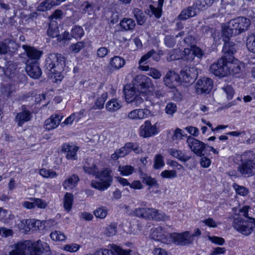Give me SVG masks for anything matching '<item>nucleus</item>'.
Wrapping results in <instances>:
<instances>
[{"label": "nucleus", "mask_w": 255, "mask_h": 255, "mask_svg": "<svg viewBox=\"0 0 255 255\" xmlns=\"http://www.w3.org/2000/svg\"><path fill=\"white\" fill-rule=\"evenodd\" d=\"M65 63V58L59 53H50L45 60V67L49 77L56 80L62 78L61 72Z\"/></svg>", "instance_id": "1"}, {"label": "nucleus", "mask_w": 255, "mask_h": 255, "mask_svg": "<svg viewBox=\"0 0 255 255\" xmlns=\"http://www.w3.org/2000/svg\"><path fill=\"white\" fill-rule=\"evenodd\" d=\"M237 171L244 177L255 175V153L252 150L244 152L238 157Z\"/></svg>", "instance_id": "2"}, {"label": "nucleus", "mask_w": 255, "mask_h": 255, "mask_svg": "<svg viewBox=\"0 0 255 255\" xmlns=\"http://www.w3.org/2000/svg\"><path fill=\"white\" fill-rule=\"evenodd\" d=\"M250 25V19L240 16L230 20L224 26L223 33L228 37L237 35L247 31Z\"/></svg>", "instance_id": "3"}, {"label": "nucleus", "mask_w": 255, "mask_h": 255, "mask_svg": "<svg viewBox=\"0 0 255 255\" xmlns=\"http://www.w3.org/2000/svg\"><path fill=\"white\" fill-rule=\"evenodd\" d=\"M124 91L126 101L128 103H131L135 107L139 106L143 103L142 96H144V94H141L133 85L132 86L126 85Z\"/></svg>", "instance_id": "4"}, {"label": "nucleus", "mask_w": 255, "mask_h": 255, "mask_svg": "<svg viewBox=\"0 0 255 255\" xmlns=\"http://www.w3.org/2000/svg\"><path fill=\"white\" fill-rule=\"evenodd\" d=\"M251 218L248 217L246 219L241 217L235 218L233 223L234 228L243 235L246 236L250 235L253 232L254 226Z\"/></svg>", "instance_id": "5"}, {"label": "nucleus", "mask_w": 255, "mask_h": 255, "mask_svg": "<svg viewBox=\"0 0 255 255\" xmlns=\"http://www.w3.org/2000/svg\"><path fill=\"white\" fill-rule=\"evenodd\" d=\"M96 177L100 180V182L92 181L91 186L92 187L104 191L109 188L112 183L113 178L110 175V172L108 169L104 170L100 173L96 174Z\"/></svg>", "instance_id": "6"}, {"label": "nucleus", "mask_w": 255, "mask_h": 255, "mask_svg": "<svg viewBox=\"0 0 255 255\" xmlns=\"http://www.w3.org/2000/svg\"><path fill=\"white\" fill-rule=\"evenodd\" d=\"M132 82L133 85L141 94L153 90V85L151 80L146 76L138 75L135 76Z\"/></svg>", "instance_id": "7"}, {"label": "nucleus", "mask_w": 255, "mask_h": 255, "mask_svg": "<svg viewBox=\"0 0 255 255\" xmlns=\"http://www.w3.org/2000/svg\"><path fill=\"white\" fill-rule=\"evenodd\" d=\"M12 250L9 252V255H31L32 242L25 241L14 244L12 247Z\"/></svg>", "instance_id": "8"}, {"label": "nucleus", "mask_w": 255, "mask_h": 255, "mask_svg": "<svg viewBox=\"0 0 255 255\" xmlns=\"http://www.w3.org/2000/svg\"><path fill=\"white\" fill-rule=\"evenodd\" d=\"M187 143L191 150L197 156H204L207 150V144L193 137L189 136Z\"/></svg>", "instance_id": "9"}, {"label": "nucleus", "mask_w": 255, "mask_h": 255, "mask_svg": "<svg viewBox=\"0 0 255 255\" xmlns=\"http://www.w3.org/2000/svg\"><path fill=\"white\" fill-rule=\"evenodd\" d=\"M168 239L169 244L173 243L178 245H186L191 242V235L188 231L181 234L176 233L169 234Z\"/></svg>", "instance_id": "10"}, {"label": "nucleus", "mask_w": 255, "mask_h": 255, "mask_svg": "<svg viewBox=\"0 0 255 255\" xmlns=\"http://www.w3.org/2000/svg\"><path fill=\"white\" fill-rule=\"evenodd\" d=\"M226 59L221 57L217 62L213 63L210 67V71L216 76L224 77L228 76L229 71L226 69Z\"/></svg>", "instance_id": "11"}, {"label": "nucleus", "mask_w": 255, "mask_h": 255, "mask_svg": "<svg viewBox=\"0 0 255 255\" xmlns=\"http://www.w3.org/2000/svg\"><path fill=\"white\" fill-rule=\"evenodd\" d=\"M24 53L20 54V57L25 63V71L30 77H32V48L26 45H23Z\"/></svg>", "instance_id": "12"}, {"label": "nucleus", "mask_w": 255, "mask_h": 255, "mask_svg": "<svg viewBox=\"0 0 255 255\" xmlns=\"http://www.w3.org/2000/svg\"><path fill=\"white\" fill-rule=\"evenodd\" d=\"M213 82L211 79L203 77L199 79L196 84V92L198 94H208L212 90Z\"/></svg>", "instance_id": "13"}, {"label": "nucleus", "mask_w": 255, "mask_h": 255, "mask_svg": "<svg viewBox=\"0 0 255 255\" xmlns=\"http://www.w3.org/2000/svg\"><path fill=\"white\" fill-rule=\"evenodd\" d=\"M169 235L161 227H158L151 230L150 237L155 241L169 244Z\"/></svg>", "instance_id": "14"}, {"label": "nucleus", "mask_w": 255, "mask_h": 255, "mask_svg": "<svg viewBox=\"0 0 255 255\" xmlns=\"http://www.w3.org/2000/svg\"><path fill=\"white\" fill-rule=\"evenodd\" d=\"M183 80L188 84L192 83L197 77L198 73L193 66H186L180 72Z\"/></svg>", "instance_id": "15"}, {"label": "nucleus", "mask_w": 255, "mask_h": 255, "mask_svg": "<svg viewBox=\"0 0 255 255\" xmlns=\"http://www.w3.org/2000/svg\"><path fill=\"white\" fill-rule=\"evenodd\" d=\"M130 250H123L120 247L113 245L111 250L100 249L97 250L94 255H130Z\"/></svg>", "instance_id": "16"}, {"label": "nucleus", "mask_w": 255, "mask_h": 255, "mask_svg": "<svg viewBox=\"0 0 255 255\" xmlns=\"http://www.w3.org/2000/svg\"><path fill=\"white\" fill-rule=\"evenodd\" d=\"M49 245L44 242L38 240L33 243V255H51Z\"/></svg>", "instance_id": "17"}, {"label": "nucleus", "mask_w": 255, "mask_h": 255, "mask_svg": "<svg viewBox=\"0 0 255 255\" xmlns=\"http://www.w3.org/2000/svg\"><path fill=\"white\" fill-rule=\"evenodd\" d=\"M183 53L184 56L182 57V59L188 61L193 60L194 56L201 58L204 54V51L201 48L196 46L192 48H184Z\"/></svg>", "instance_id": "18"}, {"label": "nucleus", "mask_w": 255, "mask_h": 255, "mask_svg": "<svg viewBox=\"0 0 255 255\" xmlns=\"http://www.w3.org/2000/svg\"><path fill=\"white\" fill-rule=\"evenodd\" d=\"M157 133L155 125H152L149 121H146L140 127L139 135L143 137L152 136Z\"/></svg>", "instance_id": "19"}, {"label": "nucleus", "mask_w": 255, "mask_h": 255, "mask_svg": "<svg viewBox=\"0 0 255 255\" xmlns=\"http://www.w3.org/2000/svg\"><path fill=\"white\" fill-rule=\"evenodd\" d=\"M237 45L233 42L228 41L225 42L222 50L224 55L222 57L226 59H234V55L237 51Z\"/></svg>", "instance_id": "20"}, {"label": "nucleus", "mask_w": 255, "mask_h": 255, "mask_svg": "<svg viewBox=\"0 0 255 255\" xmlns=\"http://www.w3.org/2000/svg\"><path fill=\"white\" fill-rule=\"evenodd\" d=\"M225 64L226 69L229 71L228 75L238 74L241 71L242 67L238 61L237 59L235 60V58L231 60L228 59H226Z\"/></svg>", "instance_id": "21"}, {"label": "nucleus", "mask_w": 255, "mask_h": 255, "mask_svg": "<svg viewBox=\"0 0 255 255\" xmlns=\"http://www.w3.org/2000/svg\"><path fill=\"white\" fill-rule=\"evenodd\" d=\"M179 77L175 72L169 71L164 78L165 85L170 88H173L178 82Z\"/></svg>", "instance_id": "22"}, {"label": "nucleus", "mask_w": 255, "mask_h": 255, "mask_svg": "<svg viewBox=\"0 0 255 255\" xmlns=\"http://www.w3.org/2000/svg\"><path fill=\"white\" fill-rule=\"evenodd\" d=\"M78 147L75 145L64 143L62 147V151L65 154L68 159H75Z\"/></svg>", "instance_id": "23"}, {"label": "nucleus", "mask_w": 255, "mask_h": 255, "mask_svg": "<svg viewBox=\"0 0 255 255\" xmlns=\"http://www.w3.org/2000/svg\"><path fill=\"white\" fill-rule=\"evenodd\" d=\"M62 117L59 115H53L45 122V128L52 130L56 128L59 125Z\"/></svg>", "instance_id": "24"}, {"label": "nucleus", "mask_w": 255, "mask_h": 255, "mask_svg": "<svg viewBox=\"0 0 255 255\" xmlns=\"http://www.w3.org/2000/svg\"><path fill=\"white\" fill-rule=\"evenodd\" d=\"M79 180V177L74 174L64 180L63 186L66 190H70L75 188Z\"/></svg>", "instance_id": "25"}, {"label": "nucleus", "mask_w": 255, "mask_h": 255, "mask_svg": "<svg viewBox=\"0 0 255 255\" xmlns=\"http://www.w3.org/2000/svg\"><path fill=\"white\" fill-rule=\"evenodd\" d=\"M146 109H135L130 112L128 114V117L131 120H138L143 119L146 118L147 116Z\"/></svg>", "instance_id": "26"}, {"label": "nucleus", "mask_w": 255, "mask_h": 255, "mask_svg": "<svg viewBox=\"0 0 255 255\" xmlns=\"http://www.w3.org/2000/svg\"><path fill=\"white\" fill-rule=\"evenodd\" d=\"M168 153L175 158H177L178 160L186 162L188 161L191 156H188L183 153L181 150H178L175 148H169L168 150Z\"/></svg>", "instance_id": "27"}, {"label": "nucleus", "mask_w": 255, "mask_h": 255, "mask_svg": "<svg viewBox=\"0 0 255 255\" xmlns=\"http://www.w3.org/2000/svg\"><path fill=\"white\" fill-rule=\"evenodd\" d=\"M164 0H158L157 7H155L152 5H149L148 14L150 16L153 15L157 18H160L161 15L162 7Z\"/></svg>", "instance_id": "28"}, {"label": "nucleus", "mask_w": 255, "mask_h": 255, "mask_svg": "<svg viewBox=\"0 0 255 255\" xmlns=\"http://www.w3.org/2000/svg\"><path fill=\"white\" fill-rule=\"evenodd\" d=\"M152 208H137L133 211V214L138 217L150 219Z\"/></svg>", "instance_id": "29"}, {"label": "nucleus", "mask_w": 255, "mask_h": 255, "mask_svg": "<svg viewBox=\"0 0 255 255\" xmlns=\"http://www.w3.org/2000/svg\"><path fill=\"white\" fill-rule=\"evenodd\" d=\"M125 64V61L123 58L116 56L110 59L109 65L113 70H118L123 67Z\"/></svg>", "instance_id": "30"}, {"label": "nucleus", "mask_w": 255, "mask_h": 255, "mask_svg": "<svg viewBox=\"0 0 255 255\" xmlns=\"http://www.w3.org/2000/svg\"><path fill=\"white\" fill-rule=\"evenodd\" d=\"M61 1L58 0H45L37 7V10L44 11L50 9L54 5L59 4Z\"/></svg>", "instance_id": "31"}, {"label": "nucleus", "mask_w": 255, "mask_h": 255, "mask_svg": "<svg viewBox=\"0 0 255 255\" xmlns=\"http://www.w3.org/2000/svg\"><path fill=\"white\" fill-rule=\"evenodd\" d=\"M30 120V113L29 111H24L17 114L15 117L16 122L18 126H22L24 123Z\"/></svg>", "instance_id": "32"}, {"label": "nucleus", "mask_w": 255, "mask_h": 255, "mask_svg": "<svg viewBox=\"0 0 255 255\" xmlns=\"http://www.w3.org/2000/svg\"><path fill=\"white\" fill-rule=\"evenodd\" d=\"M139 176L142 182L147 185L152 187H159V185L155 178H152L151 176H148L147 174L142 171L139 172Z\"/></svg>", "instance_id": "33"}, {"label": "nucleus", "mask_w": 255, "mask_h": 255, "mask_svg": "<svg viewBox=\"0 0 255 255\" xmlns=\"http://www.w3.org/2000/svg\"><path fill=\"white\" fill-rule=\"evenodd\" d=\"M129 153V150L128 145V143L125 144V146L119 149H117L112 154L111 158L114 160H117L119 158L124 157Z\"/></svg>", "instance_id": "34"}, {"label": "nucleus", "mask_w": 255, "mask_h": 255, "mask_svg": "<svg viewBox=\"0 0 255 255\" xmlns=\"http://www.w3.org/2000/svg\"><path fill=\"white\" fill-rule=\"evenodd\" d=\"M122 103L121 101L116 99H113L108 101L106 105V109L110 112H115L121 108Z\"/></svg>", "instance_id": "35"}, {"label": "nucleus", "mask_w": 255, "mask_h": 255, "mask_svg": "<svg viewBox=\"0 0 255 255\" xmlns=\"http://www.w3.org/2000/svg\"><path fill=\"white\" fill-rule=\"evenodd\" d=\"M108 97V93L107 92H103L99 97L96 101L95 102V105L92 107L90 109L91 110L95 109H102L104 107V104L106 100Z\"/></svg>", "instance_id": "36"}, {"label": "nucleus", "mask_w": 255, "mask_h": 255, "mask_svg": "<svg viewBox=\"0 0 255 255\" xmlns=\"http://www.w3.org/2000/svg\"><path fill=\"white\" fill-rule=\"evenodd\" d=\"M120 25L125 30H131L134 28L136 23L131 18H124L121 21Z\"/></svg>", "instance_id": "37"}, {"label": "nucleus", "mask_w": 255, "mask_h": 255, "mask_svg": "<svg viewBox=\"0 0 255 255\" xmlns=\"http://www.w3.org/2000/svg\"><path fill=\"white\" fill-rule=\"evenodd\" d=\"M140 70L148 72L147 75L154 79H159L161 76V74L159 71L154 68H150L148 65L140 66Z\"/></svg>", "instance_id": "38"}, {"label": "nucleus", "mask_w": 255, "mask_h": 255, "mask_svg": "<svg viewBox=\"0 0 255 255\" xmlns=\"http://www.w3.org/2000/svg\"><path fill=\"white\" fill-rule=\"evenodd\" d=\"M213 3V0H197L194 4L198 11L207 9Z\"/></svg>", "instance_id": "39"}, {"label": "nucleus", "mask_w": 255, "mask_h": 255, "mask_svg": "<svg viewBox=\"0 0 255 255\" xmlns=\"http://www.w3.org/2000/svg\"><path fill=\"white\" fill-rule=\"evenodd\" d=\"M132 13L138 25H141L145 22L146 20L145 16L142 10L138 8H134L133 9Z\"/></svg>", "instance_id": "40"}, {"label": "nucleus", "mask_w": 255, "mask_h": 255, "mask_svg": "<svg viewBox=\"0 0 255 255\" xmlns=\"http://www.w3.org/2000/svg\"><path fill=\"white\" fill-rule=\"evenodd\" d=\"M83 169L86 173L91 175H96L98 172V168L92 160H90V162H86Z\"/></svg>", "instance_id": "41"}, {"label": "nucleus", "mask_w": 255, "mask_h": 255, "mask_svg": "<svg viewBox=\"0 0 255 255\" xmlns=\"http://www.w3.org/2000/svg\"><path fill=\"white\" fill-rule=\"evenodd\" d=\"M150 218L156 221H165L168 220V217L165 213L161 211L152 208Z\"/></svg>", "instance_id": "42"}, {"label": "nucleus", "mask_w": 255, "mask_h": 255, "mask_svg": "<svg viewBox=\"0 0 255 255\" xmlns=\"http://www.w3.org/2000/svg\"><path fill=\"white\" fill-rule=\"evenodd\" d=\"M165 165L164 157L161 154H156L154 157L153 168L155 170L161 169Z\"/></svg>", "instance_id": "43"}, {"label": "nucleus", "mask_w": 255, "mask_h": 255, "mask_svg": "<svg viewBox=\"0 0 255 255\" xmlns=\"http://www.w3.org/2000/svg\"><path fill=\"white\" fill-rule=\"evenodd\" d=\"M73 201V195L70 193H66L64 198V208L67 211H69L72 208Z\"/></svg>", "instance_id": "44"}, {"label": "nucleus", "mask_w": 255, "mask_h": 255, "mask_svg": "<svg viewBox=\"0 0 255 255\" xmlns=\"http://www.w3.org/2000/svg\"><path fill=\"white\" fill-rule=\"evenodd\" d=\"M84 31L80 26L75 25L71 29V36L75 39H80L84 35Z\"/></svg>", "instance_id": "45"}, {"label": "nucleus", "mask_w": 255, "mask_h": 255, "mask_svg": "<svg viewBox=\"0 0 255 255\" xmlns=\"http://www.w3.org/2000/svg\"><path fill=\"white\" fill-rule=\"evenodd\" d=\"M155 53V50H151L149 52H148L147 53H146L145 55L142 56L140 59L139 60L138 62L139 67L138 69L140 70V66H145L146 65H144V64H146L148 62L149 59L151 58L152 56H153L154 54Z\"/></svg>", "instance_id": "46"}, {"label": "nucleus", "mask_w": 255, "mask_h": 255, "mask_svg": "<svg viewBox=\"0 0 255 255\" xmlns=\"http://www.w3.org/2000/svg\"><path fill=\"white\" fill-rule=\"evenodd\" d=\"M179 52V49H174L171 50L167 57V61H171L180 58L182 59V57L184 56L183 51L182 52V55L181 56L178 54Z\"/></svg>", "instance_id": "47"}, {"label": "nucleus", "mask_w": 255, "mask_h": 255, "mask_svg": "<svg viewBox=\"0 0 255 255\" xmlns=\"http://www.w3.org/2000/svg\"><path fill=\"white\" fill-rule=\"evenodd\" d=\"M246 45L250 51L255 53V34H252L248 36Z\"/></svg>", "instance_id": "48"}, {"label": "nucleus", "mask_w": 255, "mask_h": 255, "mask_svg": "<svg viewBox=\"0 0 255 255\" xmlns=\"http://www.w3.org/2000/svg\"><path fill=\"white\" fill-rule=\"evenodd\" d=\"M86 46V43L84 41H79L75 44L71 45L69 49L74 53L79 52Z\"/></svg>", "instance_id": "49"}, {"label": "nucleus", "mask_w": 255, "mask_h": 255, "mask_svg": "<svg viewBox=\"0 0 255 255\" xmlns=\"http://www.w3.org/2000/svg\"><path fill=\"white\" fill-rule=\"evenodd\" d=\"M119 171L120 172L122 175L124 176H128L133 173L134 171V168L130 165H120L119 167Z\"/></svg>", "instance_id": "50"}, {"label": "nucleus", "mask_w": 255, "mask_h": 255, "mask_svg": "<svg viewBox=\"0 0 255 255\" xmlns=\"http://www.w3.org/2000/svg\"><path fill=\"white\" fill-rule=\"evenodd\" d=\"M47 34L52 37H57L59 34V30L56 24L50 23L47 30Z\"/></svg>", "instance_id": "51"}, {"label": "nucleus", "mask_w": 255, "mask_h": 255, "mask_svg": "<svg viewBox=\"0 0 255 255\" xmlns=\"http://www.w3.org/2000/svg\"><path fill=\"white\" fill-rule=\"evenodd\" d=\"M202 31L203 33L205 34L210 35L212 36L215 40L217 39L216 37L217 34L219 35V32H216L214 29L210 28V26L208 25H205L202 26ZM219 35H217V37Z\"/></svg>", "instance_id": "52"}, {"label": "nucleus", "mask_w": 255, "mask_h": 255, "mask_svg": "<svg viewBox=\"0 0 255 255\" xmlns=\"http://www.w3.org/2000/svg\"><path fill=\"white\" fill-rule=\"evenodd\" d=\"M177 109L176 105L174 103L170 102L167 104L165 111L166 114L172 117L173 114L177 111Z\"/></svg>", "instance_id": "53"}, {"label": "nucleus", "mask_w": 255, "mask_h": 255, "mask_svg": "<svg viewBox=\"0 0 255 255\" xmlns=\"http://www.w3.org/2000/svg\"><path fill=\"white\" fill-rule=\"evenodd\" d=\"M51 239L55 241H63L66 239L65 235L58 231H55L50 234Z\"/></svg>", "instance_id": "54"}, {"label": "nucleus", "mask_w": 255, "mask_h": 255, "mask_svg": "<svg viewBox=\"0 0 255 255\" xmlns=\"http://www.w3.org/2000/svg\"><path fill=\"white\" fill-rule=\"evenodd\" d=\"M164 43L167 47H173L176 43L175 37L171 35H166L164 39Z\"/></svg>", "instance_id": "55"}, {"label": "nucleus", "mask_w": 255, "mask_h": 255, "mask_svg": "<svg viewBox=\"0 0 255 255\" xmlns=\"http://www.w3.org/2000/svg\"><path fill=\"white\" fill-rule=\"evenodd\" d=\"M20 229H22L25 233L30 231L32 227L31 220L30 219L22 220L19 224Z\"/></svg>", "instance_id": "56"}, {"label": "nucleus", "mask_w": 255, "mask_h": 255, "mask_svg": "<svg viewBox=\"0 0 255 255\" xmlns=\"http://www.w3.org/2000/svg\"><path fill=\"white\" fill-rule=\"evenodd\" d=\"M12 42L10 39H5L3 41H0V54H5L7 53L8 47L7 45L8 43Z\"/></svg>", "instance_id": "57"}, {"label": "nucleus", "mask_w": 255, "mask_h": 255, "mask_svg": "<svg viewBox=\"0 0 255 255\" xmlns=\"http://www.w3.org/2000/svg\"><path fill=\"white\" fill-rule=\"evenodd\" d=\"M233 187L237 194L239 195L246 196L249 193V190L247 188L243 186H240L236 183L234 184Z\"/></svg>", "instance_id": "58"}, {"label": "nucleus", "mask_w": 255, "mask_h": 255, "mask_svg": "<svg viewBox=\"0 0 255 255\" xmlns=\"http://www.w3.org/2000/svg\"><path fill=\"white\" fill-rule=\"evenodd\" d=\"M42 74V71L37 61H33V79L39 78Z\"/></svg>", "instance_id": "59"}, {"label": "nucleus", "mask_w": 255, "mask_h": 255, "mask_svg": "<svg viewBox=\"0 0 255 255\" xmlns=\"http://www.w3.org/2000/svg\"><path fill=\"white\" fill-rule=\"evenodd\" d=\"M39 173L41 175L45 178H54L57 176V174L55 171L44 168L40 169Z\"/></svg>", "instance_id": "60"}, {"label": "nucleus", "mask_w": 255, "mask_h": 255, "mask_svg": "<svg viewBox=\"0 0 255 255\" xmlns=\"http://www.w3.org/2000/svg\"><path fill=\"white\" fill-rule=\"evenodd\" d=\"M94 213L97 218L104 219L107 216L108 212L104 207H101L95 210Z\"/></svg>", "instance_id": "61"}, {"label": "nucleus", "mask_w": 255, "mask_h": 255, "mask_svg": "<svg viewBox=\"0 0 255 255\" xmlns=\"http://www.w3.org/2000/svg\"><path fill=\"white\" fill-rule=\"evenodd\" d=\"M223 91L226 94L228 100H231L234 95V90L231 85H226L222 88Z\"/></svg>", "instance_id": "62"}, {"label": "nucleus", "mask_w": 255, "mask_h": 255, "mask_svg": "<svg viewBox=\"0 0 255 255\" xmlns=\"http://www.w3.org/2000/svg\"><path fill=\"white\" fill-rule=\"evenodd\" d=\"M117 226L116 224H111L109 225L106 230V234L109 236H113L117 233Z\"/></svg>", "instance_id": "63"}, {"label": "nucleus", "mask_w": 255, "mask_h": 255, "mask_svg": "<svg viewBox=\"0 0 255 255\" xmlns=\"http://www.w3.org/2000/svg\"><path fill=\"white\" fill-rule=\"evenodd\" d=\"M80 246L77 244H67L64 246L63 250L69 252H76L79 250Z\"/></svg>", "instance_id": "64"}]
</instances>
